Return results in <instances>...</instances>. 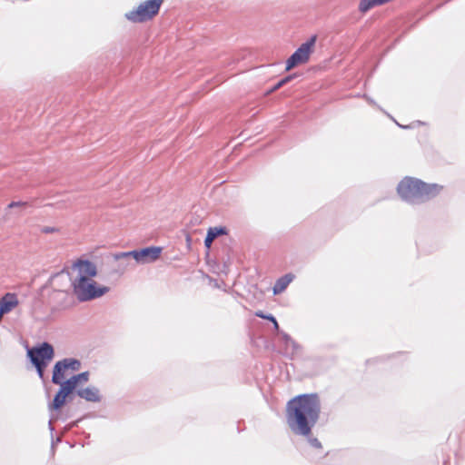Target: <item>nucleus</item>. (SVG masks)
<instances>
[{"instance_id": "23", "label": "nucleus", "mask_w": 465, "mask_h": 465, "mask_svg": "<svg viewBox=\"0 0 465 465\" xmlns=\"http://www.w3.org/2000/svg\"><path fill=\"white\" fill-rule=\"evenodd\" d=\"M57 232H58V228H54V227L45 226V227L41 228V232L45 233V234L55 233Z\"/></svg>"}, {"instance_id": "10", "label": "nucleus", "mask_w": 465, "mask_h": 465, "mask_svg": "<svg viewBox=\"0 0 465 465\" xmlns=\"http://www.w3.org/2000/svg\"><path fill=\"white\" fill-rule=\"evenodd\" d=\"M76 395L77 397L90 402H100L102 400L98 388L94 386L77 390Z\"/></svg>"}, {"instance_id": "18", "label": "nucleus", "mask_w": 465, "mask_h": 465, "mask_svg": "<svg viewBox=\"0 0 465 465\" xmlns=\"http://www.w3.org/2000/svg\"><path fill=\"white\" fill-rule=\"evenodd\" d=\"M296 77V74H289L287 76H284V78L279 80V82L274 84V86H272L271 89H269V94H272L273 92H276L278 91L280 88H282L283 85L289 84L291 81L293 80V78Z\"/></svg>"}, {"instance_id": "8", "label": "nucleus", "mask_w": 465, "mask_h": 465, "mask_svg": "<svg viewBox=\"0 0 465 465\" xmlns=\"http://www.w3.org/2000/svg\"><path fill=\"white\" fill-rule=\"evenodd\" d=\"M163 248L160 246H148L139 249V257L136 258V262L139 264L153 263L161 257Z\"/></svg>"}, {"instance_id": "26", "label": "nucleus", "mask_w": 465, "mask_h": 465, "mask_svg": "<svg viewBox=\"0 0 465 465\" xmlns=\"http://www.w3.org/2000/svg\"><path fill=\"white\" fill-rule=\"evenodd\" d=\"M48 428H49V430H51V432H53L54 427L52 425V420H49V421H48Z\"/></svg>"}, {"instance_id": "15", "label": "nucleus", "mask_w": 465, "mask_h": 465, "mask_svg": "<svg viewBox=\"0 0 465 465\" xmlns=\"http://www.w3.org/2000/svg\"><path fill=\"white\" fill-rule=\"evenodd\" d=\"M66 369H64L60 364L54 363V367H53L52 371V383H60V381H64V373Z\"/></svg>"}, {"instance_id": "20", "label": "nucleus", "mask_w": 465, "mask_h": 465, "mask_svg": "<svg viewBox=\"0 0 465 465\" xmlns=\"http://www.w3.org/2000/svg\"><path fill=\"white\" fill-rule=\"evenodd\" d=\"M89 377L90 373L88 371H83L78 374H74L68 381L75 383H86Z\"/></svg>"}, {"instance_id": "29", "label": "nucleus", "mask_w": 465, "mask_h": 465, "mask_svg": "<svg viewBox=\"0 0 465 465\" xmlns=\"http://www.w3.org/2000/svg\"><path fill=\"white\" fill-rule=\"evenodd\" d=\"M4 315H5V314H1V313H0V321L2 320V317H3Z\"/></svg>"}, {"instance_id": "21", "label": "nucleus", "mask_w": 465, "mask_h": 465, "mask_svg": "<svg viewBox=\"0 0 465 465\" xmlns=\"http://www.w3.org/2000/svg\"><path fill=\"white\" fill-rule=\"evenodd\" d=\"M33 365H34L35 369H36L38 378L43 380V378L45 377V369L46 368V366L48 364L40 363V364H33Z\"/></svg>"}, {"instance_id": "24", "label": "nucleus", "mask_w": 465, "mask_h": 465, "mask_svg": "<svg viewBox=\"0 0 465 465\" xmlns=\"http://www.w3.org/2000/svg\"><path fill=\"white\" fill-rule=\"evenodd\" d=\"M27 205V203L26 202H23V201H13L12 203H10L8 204V208L9 209H13V208H15V207H18V206H25Z\"/></svg>"}, {"instance_id": "6", "label": "nucleus", "mask_w": 465, "mask_h": 465, "mask_svg": "<svg viewBox=\"0 0 465 465\" xmlns=\"http://www.w3.org/2000/svg\"><path fill=\"white\" fill-rule=\"evenodd\" d=\"M59 385V390L53 398L52 402L48 404L49 411H58L66 403V399L70 397L74 391L76 392V387L78 383L73 382L68 380H61L60 383H54Z\"/></svg>"}, {"instance_id": "9", "label": "nucleus", "mask_w": 465, "mask_h": 465, "mask_svg": "<svg viewBox=\"0 0 465 465\" xmlns=\"http://www.w3.org/2000/svg\"><path fill=\"white\" fill-rule=\"evenodd\" d=\"M19 303L15 293L7 292L0 299V312L1 314H7Z\"/></svg>"}, {"instance_id": "17", "label": "nucleus", "mask_w": 465, "mask_h": 465, "mask_svg": "<svg viewBox=\"0 0 465 465\" xmlns=\"http://www.w3.org/2000/svg\"><path fill=\"white\" fill-rule=\"evenodd\" d=\"M254 315H256V317L258 318L267 320V322L273 323L274 331L278 332L282 331L279 330L278 322L276 321L275 317L272 314H265L264 312H262V311H257L256 313H254Z\"/></svg>"}, {"instance_id": "11", "label": "nucleus", "mask_w": 465, "mask_h": 465, "mask_svg": "<svg viewBox=\"0 0 465 465\" xmlns=\"http://www.w3.org/2000/svg\"><path fill=\"white\" fill-rule=\"evenodd\" d=\"M282 336V342H284L286 354L293 355L301 351V345L296 342L288 333L279 331Z\"/></svg>"}, {"instance_id": "7", "label": "nucleus", "mask_w": 465, "mask_h": 465, "mask_svg": "<svg viewBox=\"0 0 465 465\" xmlns=\"http://www.w3.org/2000/svg\"><path fill=\"white\" fill-rule=\"evenodd\" d=\"M54 357V348L49 342H43L33 348H27V358L31 364H48Z\"/></svg>"}, {"instance_id": "13", "label": "nucleus", "mask_w": 465, "mask_h": 465, "mask_svg": "<svg viewBox=\"0 0 465 465\" xmlns=\"http://www.w3.org/2000/svg\"><path fill=\"white\" fill-rule=\"evenodd\" d=\"M293 278H294V276L292 273L284 274V275L279 277V279L277 281H275V283L273 286V293L279 294V293L282 292L283 291H285L287 286H289L290 282H292Z\"/></svg>"}, {"instance_id": "14", "label": "nucleus", "mask_w": 465, "mask_h": 465, "mask_svg": "<svg viewBox=\"0 0 465 465\" xmlns=\"http://www.w3.org/2000/svg\"><path fill=\"white\" fill-rule=\"evenodd\" d=\"M391 0H361L359 10L361 13H366L375 6H381L388 4Z\"/></svg>"}, {"instance_id": "28", "label": "nucleus", "mask_w": 465, "mask_h": 465, "mask_svg": "<svg viewBox=\"0 0 465 465\" xmlns=\"http://www.w3.org/2000/svg\"><path fill=\"white\" fill-rule=\"evenodd\" d=\"M76 425V421H73L72 424H70V428L74 427Z\"/></svg>"}, {"instance_id": "4", "label": "nucleus", "mask_w": 465, "mask_h": 465, "mask_svg": "<svg viewBox=\"0 0 465 465\" xmlns=\"http://www.w3.org/2000/svg\"><path fill=\"white\" fill-rule=\"evenodd\" d=\"M163 0H146L136 9L125 13V18L134 23H144L153 19L161 9Z\"/></svg>"}, {"instance_id": "25", "label": "nucleus", "mask_w": 465, "mask_h": 465, "mask_svg": "<svg viewBox=\"0 0 465 465\" xmlns=\"http://www.w3.org/2000/svg\"><path fill=\"white\" fill-rule=\"evenodd\" d=\"M366 97L368 103H370L371 104L374 105V106H377V104L374 102L373 99L370 98V97H367V96H364Z\"/></svg>"}, {"instance_id": "2", "label": "nucleus", "mask_w": 465, "mask_h": 465, "mask_svg": "<svg viewBox=\"0 0 465 465\" xmlns=\"http://www.w3.org/2000/svg\"><path fill=\"white\" fill-rule=\"evenodd\" d=\"M73 272L70 277L73 293L79 302H90L98 299L109 292V287L100 286L94 278L97 275V266L91 260L79 259L73 263Z\"/></svg>"}, {"instance_id": "5", "label": "nucleus", "mask_w": 465, "mask_h": 465, "mask_svg": "<svg viewBox=\"0 0 465 465\" xmlns=\"http://www.w3.org/2000/svg\"><path fill=\"white\" fill-rule=\"evenodd\" d=\"M316 41L317 35H312L310 36L309 40L300 45L298 49L286 60L285 71H291L300 64H306L310 60V54L313 51Z\"/></svg>"}, {"instance_id": "27", "label": "nucleus", "mask_w": 465, "mask_h": 465, "mask_svg": "<svg viewBox=\"0 0 465 465\" xmlns=\"http://www.w3.org/2000/svg\"><path fill=\"white\" fill-rule=\"evenodd\" d=\"M396 124H398V125H399V127H401V128H402V129H408V126H406V125H401V124H398V123H396Z\"/></svg>"}, {"instance_id": "22", "label": "nucleus", "mask_w": 465, "mask_h": 465, "mask_svg": "<svg viewBox=\"0 0 465 465\" xmlns=\"http://www.w3.org/2000/svg\"><path fill=\"white\" fill-rule=\"evenodd\" d=\"M309 442L312 447H313L316 450L322 449V443L317 438H310L309 437Z\"/></svg>"}, {"instance_id": "1", "label": "nucleus", "mask_w": 465, "mask_h": 465, "mask_svg": "<svg viewBox=\"0 0 465 465\" xmlns=\"http://www.w3.org/2000/svg\"><path fill=\"white\" fill-rule=\"evenodd\" d=\"M321 415V400L317 393L297 395L286 403V423L292 433L309 437Z\"/></svg>"}, {"instance_id": "16", "label": "nucleus", "mask_w": 465, "mask_h": 465, "mask_svg": "<svg viewBox=\"0 0 465 465\" xmlns=\"http://www.w3.org/2000/svg\"><path fill=\"white\" fill-rule=\"evenodd\" d=\"M55 364H61L66 370L77 371L80 369V361L77 359H64L55 362Z\"/></svg>"}, {"instance_id": "19", "label": "nucleus", "mask_w": 465, "mask_h": 465, "mask_svg": "<svg viewBox=\"0 0 465 465\" xmlns=\"http://www.w3.org/2000/svg\"><path fill=\"white\" fill-rule=\"evenodd\" d=\"M129 257H133V259L136 261V259L138 257V250L124 252H115L114 255H113V259H114L115 262L122 260V259H127Z\"/></svg>"}, {"instance_id": "3", "label": "nucleus", "mask_w": 465, "mask_h": 465, "mask_svg": "<svg viewBox=\"0 0 465 465\" xmlns=\"http://www.w3.org/2000/svg\"><path fill=\"white\" fill-rule=\"evenodd\" d=\"M441 186L427 183L420 179L406 176L399 182L398 193L403 202L409 204H421L440 193Z\"/></svg>"}, {"instance_id": "12", "label": "nucleus", "mask_w": 465, "mask_h": 465, "mask_svg": "<svg viewBox=\"0 0 465 465\" xmlns=\"http://www.w3.org/2000/svg\"><path fill=\"white\" fill-rule=\"evenodd\" d=\"M226 234L225 227H211L208 229L206 237H204V246L210 248L213 242L221 235Z\"/></svg>"}]
</instances>
